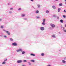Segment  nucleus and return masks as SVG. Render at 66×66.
Returning a JSON list of instances; mask_svg holds the SVG:
<instances>
[{
	"label": "nucleus",
	"instance_id": "nucleus-39",
	"mask_svg": "<svg viewBox=\"0 0 66 66\" xmlns=\"http://www.w3.org/2000/svg\"><path fill=\"white\" fill-rule=\"evenodd\" d=\"M56 28H57V29H59V27L58 26H57Z\"/></svg>",
	"mask_w": 66,
	"mask_h": 66
},
{
	"label": "nucleus",
	"instance_id": "nucleus-16",
	"mask_svg": "<svg viewBox=\"0 0 66 66\" xmlns=\"http://www.w3.org/2000/svg\"><path fill=\"white\" fill-rule=\"evenodd\" d=\"M62 62L63 63H66V61L64 60H63L62 61Z\"/></svg>",
	"mask_w": 66,
	"mask_h": 66
},
{
	"label": "nucleus",
	"instance_id": "nucleus-47",
	"mask_svg": "<svg viewBox=\"0 0 66 66\" xmlns=\"http://www.w3.org/2000/svg\"><path fill=\"white\" fill-rule=\"evenodd\" d=\"M22 66H25V65H22Z\"/></svg>",
	"mask_w": 66,
	"mask_h": 66
},
{
	"label": "nucleus",
	"instance_id": "nucleus-23",
	"mask_svg": "<svg viewBox=\"0 0 66 66\" xmlns=\"http://www.w3.org/2000/svg\"><path fill=\"white\" fill-rule=\"evenodd\" d=\"M23 20H27V18H23Z\"/></svg>",
	"mask_w": 66,
	"mask_h": 66
},
{
	"label": "nucleus",
	"instance_id": "nucleus-8",
	"mask_svg": "<svg viewBox=\"0 0 66 66\" xmlns=\"http://www.w3.org/2000/svg\"><path fill=\"white\" fill-rule=\"evenodd\" d=\"M25 16H26V14H23L21 15L22 17H24Z\"/></svg>",
	"mask_w": 66,
	"mask_h": 66
},
{
	"label": "nucleus",
	"instance_id": "nucleus-12",
	"mask_svg": "<svg viewBox=\"0 0 66 66\" xmlns=\"http://www.w3.org/2000/svg\"><path fill=\"white\" fill-rule=\"evenodd\" d=\"M61 10V8H59L58 9V12H60V10Z\"/></svg>",
	"mask_w": 66,
	"mask_h": 66
},
{
	"label": "nucleus",
	"instance_id": "nucleus-15",
	"mask_svg": "<svg viewBox=\"0 0 66 66\" xmlns=\"http://www.w3.org/2000/svg\"><path fill=\"white\" fill-rule=\"evenodd\" d=\"M38 7V8H39L40 7V5L39 4H38L37 5Z\"/></svg>",
	"mask_w": 66,
	"mask_h": 66
},
{
	"label": "nucleus",
	"instance_id": "nucleus-31",
	"mask_svg": "<svg viewBox=\"0 0 66 66\" xmlns=\"http://www.w3.org/2000/svg\"><path fill=\"white\" fill-rule=\"evenodd\" d=\"M21 10V8H19L18 9V11H20V10Z\"/></svg>",
	"mask_w": 66,
	"mask_h": 66
},
{
	"label": "nucleus",
	"instance_id": "nucleus-35",
	"mask_svg": "<svg viewBox=\"0 0 66 66\" xmlns=\"http://www.w3.org/2000/svg\"><path fill=\"white\" fill-rule=\"evenodd\" d=\"M10 10H13V8H11L10 9Z\"/></svg>",
	"mask_w": 66,
	"mask_h": 66
},
{
	"label": "nucleus",
	"instance_id": "nucleus-38",
	"mask_svg": "<svg viewBox=\"0 0 66 66\" xmlns=\"http://www.w3.org/2000/svg\"><path fill=\"white\" fill-rule=\"evenodd\" d=\"M63 12H65V13H66V11H65V10H64V11H63Z\"/></svg>",
	"mask_w": 66,
	"mask_h": 66
},
{
	"label": "nucleus",
	"instance_id": "nucleus-22",
	"mask_svg": "<svg viewBox=\"0 0 66 66\" xmlns=\"http://www.w3.org/2000/svg\"><path fill=\"white\" fill-rule=\"evenodd\" d=\"M5 62L4 61L2 63V64H5Z\"/></svg>",
	"mask_w": 66,
	"mask_h": 66
},
{
	"label": "nucleus",
	"instance_id": "nucleus-11",
	"mask_svg": "<svg viewBox=\"0 0 66 66\" xmlns=\"http://www.w3.org/2000/svg\"><path fill=\"white\" fill-rule=\"evenodd\" d=\"M10 41H11V42H13V41H14V40L12 38H10Z\"/></svg>",
	"mask_w": 66,
	"mask_h": 66
},
{
	"label": "nucleus",
	"instance_id": "nucleus-6",
	"mask_svg": "<svg viewBox=\"0 0 66 66\" xmlns=\"http://www.w3.org/2000/svg\"><path fill=\"white\" fill-rule=\"evenodd\" d=\"M40 30L41 31H44L45 30V28L44 27H40Z\"/></svg>",
	"mask_w": 66,
	"mask_h": 66
},
{
	"label": "nucleus",
	"instance_id": "nucleus-49",
	"mask_svg": "<svg viewBox=\"0 0 66 66\" xmlns=\"http://www.w3.org/2000/svg\"><path fill=\"white\" fill-rule=\"evenodd\" d=\"M55 1H58V0H55Z\"/></svg>",
	"mask_w": 66,
	"mask_h": 66
},
{
	"label": "nucleus",
	"instance_id": "nucleus-5",
	"mask_svg": "<svg viewBox=\"0 0 66 66\" xmlns=\"http://www.w3.org/2000/svg\"><path fill=\"white\" fill-rule=\"evenodd\" d=\"M51 27H52L53 28H55V25H54V24H51Z\"/></svg>",
	"mask_w": 66,
	"mask_h": 66
},
{
	"label": "nucleus",
	"instance_id": "nucleus-28",
	"mask_svg": "<svg viewBox=\"0 0 66 66\" xmlns=\"http://www.w3.org/2000/svg\"><path fill=\"white\" fill-rule=\"evenodd\" d=\"M9 14H12V12L11 11H10L9 12Z\"/></svg>",
	"mask_w": 66,
	"mask_h": 66
},
{
	"label": "nucleus",
	"instance_id": "nucleus-2",
	"mask_svg": "<svg viewBox=\"0 0 66 66\" xmlns=\"http://www.w3.org/2000/svg\"><path fill=\"white\" fill-rule=\"evenodd\" d=\"M3 30L4 31V32H6V33H7L8 35H10L11 33H10V32L9 31H6V30Z\"/></svg>",
	"mask_w": 66,
	"mask_h": 66
},
{
	"label": "nucleus",
	"instance_id": "nucleus-18",
	"mask_svg": "<svg viewBox=\"0 0 66 66\" xmlns=\"http://www.w3.org/2000/svg\"><path fill=\"white\" fill-rule=\"evenodd\" d=\"M42 24L43 25H45V24H46V23L44 22H43L42 23Z\"/></svg>",
	"mask_w": 66,
	"mask_h": 66
},
{
	"label": "nucleus",
	"instance_id": "nucleus-30",
	"mask_svg": "<svg viewBox=\"0 0 66 66\" xmlns=\"http://www.w3.org/2000/svg\"><path fill=\"white\" fill-rule=\"evenodd\" d=\"M4 37L5 38H7V36H6L5 35L4 36Z\"/></svg>",
	"mask_w": 66,
	"mask_h": 66
},
{
	"label": "nucleus",
	"instance_id": "nucleus-48",
	"mask_svg": "<svg viewBox=\"0 0 66 66\" xmlns=\"http://www.w3.org/2000/svg\"><path fill=\"white\" fill-rule=\"evenodd\" d=\"M59 51H61V50H59Z\"/></svg>",
	"mask_w": 66,
	"mask_h": 66
},
{
	"label": "nucleus",
	"instance_id": "nucleus-52",
	"mask_svg": "<svg viewBox=\"0 0 66 66\" xmlns=\"http://www.w3.org/2000/svg\"><path fill=\"white\" fill-rule=\"evenodd\" d=\"M65 1H66V0H65Z\"/></svg>",
	"mask_w": 66,
	"mask_h": 66
},
{
	"label": "nucleus",
	"instance_id": "nucleus-10",
	"mask_svg": "<svg viewBox=\"0 0 66 66\" xmlns=\"http://www.w3.org/2000/svg\"><path fill=\"white\" fill-rule=\"evenodd\" d=\"M52 7L54 9H56V7L55 6H52Z\"/></svg>",
	"mask_w": 66,
	"mask_h": 66
},
{
	"label": "nucleus",
	"instance_id": "nucleus-37",
	"mask_svg": "<svg viewBox=\"0 0 66 66\" xmlns=\"http://www.w3.org/2000/svg\"><path fill=\"white\" fill-rule=\"evenodd\" d=\"M57 18L59 20V19H60V18H59V17H57Z\"/></svg>",
	"mask_w": 66,
	"mask_h": 66
},
{
	"label": "nucleus",
	"instance_id": "nucleus-27",
	"mask_svg": "<svg viewBox=\"0 0 66 66\" xmlns=\"http://www.w3.org/2000/svg\"><path fill=\"white\" fill-rule=\"evenodd\" d=\"M36 18H37V19H39V18H40V17L39 16H37L36 17Z\"/></svg>",
	"mask_w": 66,
	"mask_h": 66
},
{
	"label": "nucleus",
	"instance_id": "nucleus-14",
	"mask_svg": "<svg viewBox=\"0 0 66 66\" xmlns=\"http://www.w3.org/2000/svg\"><path fill=\"white\" fill-rule=\"evenodd\" d=\"M52 36L53 38H55V35H53Z\"/></svg>",
	"mask_w": 66,
	"mask_h": 66
},
{
	"label": "nucleus",
	"instance_id": "nucleus-46",
	"mask_svg": "<svg viewBox=\"0 0 66 66\" xmlns=\"http://www.w3.org/2000/svg\"><path fill=\"white\" fill-rule=\"evenodd\" d=\"M47 66H51V65H48Z\"/></svg>",
	"mask_w": 66,
	"mask_h": 66
},
{
	"label": "nucleus",
	"instance_id": "nucleus-17",
	"mask_svg": "<svg viewBox=\"0 0 66 66\" xmlns=\"http://www.w3.org/2000/svg\"><path fill=\"white\" fill-rule=\"evenodd\" d=\"M46 13L47 14L48 13H49V11L48 10H46Z\"/></svg>",
	"mask_w": 66,
	"mask_h": 66
},
{
	"label": "nucleus",
	"instance_id": "nucleus-19",
	"mask_svg": "<svg viewBox=\"0 0 66 66\" xmlns=\"http://www.w3.org/2000/svg\"><path fill=\"white\" fill-rule=\"evenodd\" d=\"M31 61L32 62H35V60H31Z\"/></svg>",
	"mask_w": 66,
	"mask_h": 66
},
{
	"label": "nucleus",
	"instance_id": "nucleus-20",
	"mask_svg": "<svg viewBox=\"0 0 66 66\" xmlns=\"http://www.w3.org/2000/svg\"><path fill=\"white\" fill-rule=\"evenodd\" d=\"M28 63L29 64V65H31V63L30 62H29Z\"/></svg>",
	"mask_w": 66,
	"mask_h": 66
},
{
	"label": "nucleus",
	"instance_id": "nucleus-9",
	"mask_svg": "<svg viewBox=\"0 0 66 66\" xmlns=\"http://www.w3.org/2000/svg\"><path fill=\"white\" fill-rule=\"evenodd\" d=\"M36 14H38L39 13V11L38 10H37L36 11Z\"/></svg>",
	"mask_w": 66,
	"mask_h": 66
},
{
	"label": "nucleus",
	"instance_id": "nucleus-44",
	"mask_svg": "<svg viewBox=\"0 0 66 66\" xmlns=\"http://www.w3.org/2000/svg\"><path fill=\"white\" fill-rule=\"evenodd\" d=\"M0 36H1V37H2L3 36L2 35H0Z\"/></svg>",
	"mask_w": 66,
	"mask_h": 66
},
{
	"label": "nucleus",
	"instance_id": "nucleus-42",
	"mask_svg": "<svg viewBox=\"0 0 66 66\" xmlns=\"http://www.w3.org/2000/svg\"><path fill=\"white\" fill-rule=\"evenodd\" d=\"M66 60V57H65L64 58V60Z\"/></svg>",
	"mask_w": 66,
	"mask_h": 66
},
{
	"label": "nucleus",
	"instance_id": "nucleus-34",
	"mask_svg": "<svg viewBox=\"0 0 66 66\" xmlns=\"http://www.w3.org/2000/svg\"><path fill=\"white\" fill-rule=\"evenodd\" d=\"M64 32H66V30H63Z\"/></svg>",
	"mask_w": 66,
	"mask_h": 66
},
{
	"label": "nucleus",
	"instance_id": "nucleus-43",
	"mask_svg": "<svg viewBox=\"0 0 66 66\" xmlns=\"http://www.w3.org/2000/svg\"><path fill=\"white\" fill-rule=\"evenodd\" d=\"M8 5H10V3H8Z\"/></svg>",
	"mask_w": 66,
	"mask_h": 66
},
{
	"label": "nucleus",
	"instance_id": "nucleus-29",
	"mask_svg": "<svg viewBox=\"0 0 66 66\" xmlns=\"http://www.w3.org/2000/svg\"><path fill=\"white\" fill-rule=\"evenodd\" d=\"M63 18H66V16L65 15H63Z\"/></svg>",
	"mask_w": 66,
	"mask_h": 66
},
{
	"label": "nucleus",
	"instance_id": "nucleus-4",
	"mask_svg": "<svg viewBox=\"0 0 66 66\" xmlns=\"http://www.w3.org/2000/svg\"><path fill=\"white\" fill-rule=\"evenodd\" d=\"M22 60H18L17 61V63H22Z\"/></svg>",
	"mask_w": 66,
	"mask_h": 66
},
{
	"label": "nucleus",
	"instance_id": "nucleus-21",
	"mask_svg": "<svg viewBox=\"0 0 66 66\" xmlns=\"http://www.w3.org/2000/svg\"><path fill=\"white\" fill-rule=\"evenodd\" d=\"M59 6H62V3H60L59 4Z\"/></svg>",
	"mask_w": 66,
	"mask_h": 66
},
{
	"label": "nucleus",
	"instance_id": "nucleus-3",
	"mask_svg": "<svg viewBox=\"0 0 66 66\" xmlns=\"http://www.w3.org/2000/svg\"><path fill=\"white\" fill-rule=\"evenodd\" d=\"M12 46H17V44L16 43V42H14L12 43Z\"/></svg>",
	"mask_w": 66,
	"mask_h": 66
},
{
	"label": "nucleus",
	"instance_id": "nucleus-41",
	"mask_svg": "<svg viewBox=\"0 0 66 66\" xmlns=\"http://www.w3.org/2000/svg\"><path fill=\"white\" fill-rule=\"evenodd\" d=\"M30 1H32V2H33V1H34V0H30Z\"/></svg>",
	"mask_w": 66,
	"mask_h": 66
},
{
	"label": "nucleus",
	"instance_id": "nucleus-26",
	"mask_svg": "<svg viewBox=\"0 0 66 66\" xmlns=\"http://www.w3.org/2000/svg\"><path fill=\"white\" fill-rule=\"evenodd\" d=\"M23 62H27V61L26 60H24L23 61Z\"/></svg>",
	"mask_w": 66,
	"mask_h": 66
},
{
	"label": "nucleus",
	"instance_id": "nucleus-1",
	"mask_svg": "<svg viewBox=\"0 0 66 66\" xmlns=\"http://www.w3.org/2000/svg\"><path fill=\"white\" fill-rule=\"evenodd\" d=\"M16 51L17 52H20L21 51L22 52V54H24L25 53H26V52L25 51L22 52V49L20 48L18 50H16Z\"/></svg>",
	"mask_w": 66,
	"mask_h": 66
},
{
	"label": "nucleus",
	"instance_id": "nucleus-40",
	"mask_svg": "<svg viewBox=\"0 0 66 66\" xmlns=\"http://www.w3.org/2000/svg\"><path fill=\"white\" fill-rule=\"evenodd\" d=\"M64 29H65V28L64 27H63V30H64Z\"/></svg>",
	"mask_w": 66,
	"mask_h": 66
},
{
	"label": "nucleus",
	"instance_id": "nucleus-54",
	"mask_svg": "<svg viewBox=\"0 0 66 66\" xmlns=\"http://www.w3.org/2000/svg\"><path fill=\"white\" fill-rule=\"evenodd\" d=\"M59 33H60V32H59Z\"/></svg>",
	"mask_w": 66,
	"mask_h": 66
},
{
	"label": "nucleus",
	"instance_id": "nucleus-53",
	"mask_svg": "<svg viewBox=\"0 0 66 66\" xmlns=\"http://www.w3.org/2000/svg\"><path fill=\"white\" fill-rule=\"evenodd\" d=\"M65 4H66V3H65Z\"/></svg>",
	"mask_w": 66,
	"mask_h": 66
},
{
	"label": "nucleus",
	"instance_id": "nucleus-24",
	"mask_svg": "<svg viewBox=\"0 0 66 66\" xmlns=\"http://www.w3.org/2000/svg\"><path fill=\"white\" fill-rule=\"evenodd\" d=\"M46 20L45 19H44L43 20V21L44 22H45V21Z\"/></svg>",
	"mask_w": 66,
	"mask_h": 66
},
{
	"label": "nucleus",
	"instance_id": "nucleus-7",
	"mask_svg": "<svg viewBox=\"0 0 66 66\" xmlns=\"http://www.w3.org/2000/svg\"><path fill=\"white\" fill-rule=\"evenodd\" d=\"M30 55L32 56H35V55L33 53H31L30 54Z\"/></svg>",
	"mask_w": 66,
	"mask_h": 66
},
{
	"label": "nucleus",
	"instance_id": "nucleus-45",
	"mask_svg": "<svg viewBox=\"0 0 66 66\" xmlns=\"http://www.w3.org/2000/svg\"><path fill=\"white\" fill-rule=\"evenodd\" d=\"M2 20V19H0V21H1Z\"/></svg>",
	"mask_w": 66,
	"mask_h": 66
},
{
	"label": "nucleus",
	"instance_id": "nucleus-32",
	"mask_svg": "<svg viewBox=\"0 0 66 66\" xmlns=\"http://www.w3.org/2000/svg\"><path fill=\"white\" fill-rule=\"evenodd\" d=\"M53 17H56V15H53Z\"/></svg>",
	"mask_w": 66,
	"mask_h": 66
},
{
	"label": "nucleus",
	"instance_id": "nucleus-50",
	"mask_svg": "<svg viewBox=\"0 0 66 66\" xmlns=\"http://www.w3.org/2000/svg\"><path fill=\"white\" fill-rule=\"evenodd\" d=\"M61 28H62L63 27V26H61Z\"/></svg>",
	"mask_w": 66,
	"mask_h": 66
},
{
	"label": "nucleus",
	"instance_id": "nucleus-13",
	"mask_svg": "<svg viewBox=\"0 0 66 66\" xmlns=\"http://www.w3.org/2000/svg\"><path fill=\"white\" fill-rule=\"evenodd\" d=\"M60 22H61V23H63V20H60Z\"/></svg>",
	"mask_w": 66,
	"mask_h": 66
},
{
	"label": "nucleus",
	"instance_id": "nucleus-25",
	"mask_svg": "<svg viewBox=\"0 0 66 66\" xmlns=\"http://www.w3.org/2000/svg\"><path fill=\"white\" fill-rule=\"evenodd\" d=\"M44 54L43 53H42V54H41V55L42 56H44Z\"/></svg>",
	"mask_w": 66,
	"mask_h": 66
},
{
	"label": "nucleus",
	"instance_id": "nucleus-51",
	"mask_svg": "<svg viewBox=\"0 0 66 66\" xmlns=\"http://www.w3.org/2000/svg\"><path fill=\"white\" fill-rule=\"evenodd\" d=\"M0 66H2V65H0Z\"/></svg>",
	"mask_w": 66,
	"mask_h": 66
},
{
	"label": "nucleus",
	"instance_id": "nucleus-36",
	"mask_svg": "<svg viewBox=\"0 0 66 66\" xmlns=\"http://www.w3.org/2000/svg\"><path fill=\"white\" fill-rule=\"evenodd\" d=\"M7 59H6L4 60V61H7Z\"/></svg>",
	"mask_w": 66,
	"mask_h": 66
},
{
	"label": "nucleus",
	"instance_id": "nucleus-33",
	"mask_svg": "<svg viewBox=\"0 0 66 66\" xmlns=\"http://www.w3.org/2000/svg\"><path fill=\"white\" fill-rule=\"evenodd\" d=\"M1 28H2V29H3V26H1Z\"/></svg>",
	"mask_w": 66,
	"mask_h": 66
}]
</instances>
